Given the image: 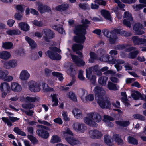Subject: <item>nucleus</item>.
Returning <instances> with one entry per match:
<instances>
[{"instance_id":"obj_1","label":"nucleus","mask_w":146,"mask_h":146,"mask_svg":"<svg viewBox=\"0 0 146 146\" xmlns=\"http://www.w3.org/2000/svg\"><path fill=\"white\" fill-rule=\"evenodd\" d=\"M93 91L95 95L96 100L101 108L107 109L111 108V104L109 99L103 97L106 91L103 88L96 86L94 88Z\"/></svg>"},{"instance_id":"obj_2","label":"nucleus","mask_w":146,"mask_h":146,"mask_svg":"<svg viewBox=\"0 0 146 146\" xmlns=\"http://www.w3.org/2000/svg\"><path fill=\"white\" fill-rule=\"evenodd\" d=\"M90 21L86 19H83L82 21V23L83 25H78L76 26L74 32L75 34L78 35L74 37L75 41L78 43H83L84 42L86 38L84 35L86 33V29L88 27L87 24H90Z\"/></svg>"},{"instance_id":"obj_3","label":"nucleus","mask_w":146,"mask_h":146,"mask_svg":"<svg viewBox=\"0 0 146 146\" xmlns=\"http://www.w3.org/2000/svg\"><path fill=\"white\" fill-rule=\"evenodd\" d=\"M102 119L101 116L96 112H91L87 114L84 119V122L90 126L96 127L97 124L96 122H99Z\"/></svg>"},{"instance_id":"obj_4","label":"nucleus","mask_w":146,"mask_h":146,"mask_svg":"<svg viewBox=\"0 0 146 146\" xmlns=\"http://www.w3.org/2000/svg\"><path fill=\"white\" fill-rule=\"evenodd\" d=\"M116 34H119L123 36L127 37L131 35L130 33L125 31L124 30L119 29H115L113 30L111 33V35L109 38V40L111 44H114L118 40Z\"/></svg>"},{"instance_id":"obj_5","label":"nucleus","mask_w":146,"mask_h":146,"mask_svg":"<svg viewBox=\"0 0 146 146\" xmlns=\"http://www.w3.org/2000/svg\"><path fill=\"white\" fill-rule=\"evenodd\" d=\"M49 50H48L45 53V54L50 59L56 60H59L61 59V56L56 53V52H60L61 51V50L54 46L49 47Z\"/></svg>"},{"instance_id":"obj_6","label":"nucleus","mask_w":146,"mask_h":146,"mask_svg":"<svg viewBox=\"0 0 146 146\" xmlns=\"http://www.w3.org/2000/svg\"><path fill=\"white\" fill-rule=\"evenodd\" d=\"M0 90L2 97L4 98L11 91V88L9 84L5 82L1 83L0 84Z\"/></svg>"},{"instance_id":"obj_7","label":"nucleus","mask_w":146,"mask_h":146,"mask_svg":"<svg viewBox=\"0 0 146 146\" xmlns=\"http://www.w3.org/2000/svg\"><path fill=\"white\" fill-rule=\"evenodd\" d=\"M29 89L31 92H38L41 90V83L31 81L28 82Z\"/></svg>"},{"instance_id":"obj_8","label":"nucleus","mask_w":146,"mask_h":146,"mask_svg":"<svg viewBox=\"0 0 146 146\" xmlns=\"http://www.w3.org/2000/svg\"><path fill=\"white\" fill-rule=\"evenodd\" d=\"M37 127L41 128L38 129L36 131L38 135L44 139H47L49 137V134L48 132L45 130L46 127L41 125H38Z\"/></svg>"},{"instance_id":"obj_9","label":"nucleus","mask_w":146,"mask_h":146,"mask_svg":"<svg viewBox=\"0 0 146 146\" xmlns=\"http://www.w3.org/2000/svg\"><path fill=\"white\" fill-rule=\"evenodd\" d=\"M43 38L46 41L48 42L49 39L52 38L54 37V33L50 29H45L42 31Z\"/></svg>"},{"instance_id":"obj_10","label":"nucleus","mask_w":146,"mask_h":146,"mask_svg":"<svg viewBox=\"0 0 146 146\" xmlns=\"http://www.w3.org/2000/svg\"><path fill=\"white\" fill-rule=\"evenodd\" d=\"M73 129L78 132L83 133L87 129V127L83 123L76 122L74 123L72 125Z\"/></svg>"},{"instance_id":"obj_11","label":"nucleus","mask_w":146,"mask_h":146,"mask_svg":"<svg viewBox=\"0 0 146 146\" xmlns=\"http://www.w3.org/2000/svg\"><path fill=\"white\" fill-rule=\"evenodd\" d=\"M123 17L124 19L123 21V24L127 27H130L131 22L133 20L131 14L128 11L125 12L124 13Z\"/></svg>"},{"instance_id":"obj_12","label":"nucleus","mask_w":146,"mask_h":146,"mask_svg":"<svg viewBox=\"0 0 146 146\" xmlns=\"http://www.w3.org/2000/svg\"><path fill=\"white\" fill-rule=\"evenodd\" d=\"M89 137L94 139H100L103 136L102 133L97 130H90L89 132Z\"/></svg>"},{"instance_id":"obj_13","label":"nucleus","mask_w":146,"mask_h":146,"mask_svg":"<svg viewBox=\"0 0 146 146\" xmlns=\"http://www.w3.org/2000/svg\"><path fill=\"white\" fill-rule=\"evenodd\" d=\"M17 62L16 60H11L5 62L3 64V67L6 69H9L16 67L17 66Z\"/></svg>"},{"instance_id":"obj_14","label":"nucleus","mask_w":146,"mask_h":146,"mask_svg":"<svg viewBox=\"0 0 146 146\" xmlns=\"http://www.w3.org/2000/svg\"><path fill=\"white\" fill-rule=\"evenodd\" d=\"M86 77L91 82L95 84L96 77L95 75L92 74L90 68H87L86 69Z\"/></svg>"},{"instance_id":"obj_15","label":"nucleus","mask_w":146,"mask_h":146,"mask_svg":"<svg viewBox=\"0 0 146 146\" xmlns=\"http://www.w3.org/2000/svg\"><path fill=\"white\" fill-rule=\"evenodd\" d=\"M133 42L135 45L143 44L146 46V39L139 38L137 36H134L132 38Z\"/></svg>"},{"instance_id":"obj_16","label":"nucleus","mask_w":146,"mask_h":146,"mask_svg":"<svg viewBox=\"0 0 146 146\" xmlns=\"http://www.w3.org/2000/svg\"><path fill=\"white\" fill-rule=\"evenodd\" d=\"M69 8V5L68 4L64 3L56 6L55 8V9L62 13L68 10Z\"/></svg>"},{"instance_id":"obj_17","label":"nucleus","mask_w":146,"mask_h":146,"mask_svg":"<svg viewBox=\"0 0 146 146\" xmlns=\"http://www.w3.org/2000/svg\"><path fill=\"white\" fill-rule=\"evenodd\" d=\"M2 119L5 123H7L8 126H11L12 125V124L11 121L12 122H14L18 120L19 119L14 117L10 116L9 119L6 117H3Z\"/></svg>"},{"instance_id":"obj_18","label":"nucleus","mask_w":146,"mask_h":146,"mask_svg":"<svg viewBox=\"0 0 146 146\" xmlns=\"http://www.w3.org/2000/svg\"><path fill=\"white\" fill-rule=\"evenodd\" d=\"M37 10L41 13H44L46 12H49L51 11L50 8L44 4L40 3L37 8Z\"/></svg>"},{"instance_id":"obj_19","label":"nucleus","mask_w":146,"mask_h":146,"mask_svg":"<svg viewBox=\"0 0 146 146\" xmlns=\"http://www.w3.org/2000/svg\"><path fill=\"white\" fill-rule=\"evenodd\" d=\"M30 74L26 70H23L20 73L19 76L20 79L22 81H25L30 77Z\"/></svg>"},{"instance_id":"obj_20","label":"nucleus","mask_w":146,"mask_h":146,"mask_svg":"<svg viewBox=\"0 0 146 146\" xmlns=\"http://www.w3.org/2000/svg\"><path fill=\"white\" fill-rule=\"evenodd\" d=\"M72 60L78 66H81L85 65V62L76 55H71Z\"/></svg>"},{"instance_id":"obj_21","label":"nucleus","mask_w":146,"mask_h":146,"mask_svg":"<svg viewBox=\"0 0 146 146\" xmlns=\"http://www.w3.org/2000/svg\"><path fill=\"white\" fill-rule=\"evenodd\" d=\"M11 89L15 92H19L22 90L21 86L18 83L12 82L11 84Z\"/></svg>"},{"instance_id":"obj_22","label":"nucleus","mask_w":146,"mask_h":146,"mask_svg":"<svg viewBox=\"0 0 146 146\" xmlns=\"http://www.w3.org/2000/svg\"><path fill=\"white\" fill-rule=\"evenodd\" d=\"M142 28L141 24L138 23L135 24L133 27V29L138 35H141L144 33V31L141 30Z\"/></svg>"},{"instance_id":"obj_23","label":"nucleus","mask_w":146,"mask_h":146,"mask_svg":"<svg viewBox=\"0 0 146 146\" xmlns=\"http://www.w3.org/2000/svg\"><path fill=\"white\" fill-rule=\"evenodd\" d=\"M65 140L72 146L79 144L80 143L78 140L71 136L69 137H66Z\"/></svg>"},{"instance_id":"obj_24","label":"nucleus","mask_w":146,"mask_h":146,"mask_svg":"<svg viewBox=\"0 0 146 146\" xmlns=\"http://www.w3.org/2000/svg\"><path fill=\"white\" fill-rule=\"evenodd\" d=\"M74 117L76 119H80L82 117V112L81 110L77 108H74L72 111Z\"/></svg>"},{"instance_id":"obj_25","label":"nucleus","mask_w":146,"mask_h":146,"mask_svg":"<svg viewBox=\"0 0 146 146\" xmlns=\"http://www.w3.org/2000/svg\"><path fill=\"white\" fill-rule=\"evenodd\" d=\"M101 13V15L105 19L109 20L110 22H112V19L110 12L105 10H102Z\"/></svg>"},{"instance_id":"obj_26","label":"nucleus","mask_w":146,"mask_h":146,"mask_svg":"<svg viewBox=\"0 0 146 146\" xmlns=\"http://www.w3.org/2000/svg\"><path fill=\"white\" fill-rule=\"evenodd\" d=\"M62 135L65 139L66 137H69L70 136L73 135V133L68 128L66 127L65 128V130L62 132Z\"/></svg>"},{"instance_id":"obj_27","label":"nucleus","mask_w":146,"mask_h":146,"mask_svg":"<svg viewBox=\"0 0 146 146\" xmlns=\"http://www.w3.org/2000/svg\"><path fill=\"white\" fill-rule=\"evenodd\" d=\"M112 141H115L118 145H121L123 144V140L118 134L114 135L112 137Z\"/></svg>"},{"instance_id":"obj_28","label":"nucleus","mask_w":146,"mask_h":146,"mask_svg":"<svg viewBox=\"0 0 146 146\" xmlns=\"http://www.w3.org/2000/svg\"><path fill=\"white\" fill-rule=\"evenodd\" d=\"M11 56L10 53L7 51L0 52V58L3 60H8Z\"/></svg>"},{"instance_id":"obj_29","label":"nucleus","mask_w":146,"mask_h":146,"mask_svg":"<svg viewBox=\"0 0 146 146\" xmlns=\"http://www.w3.org/2000/svg\"><path fill=\"white\" fill-rule=\"evenodd\" d=\"M25 40L29 44L31 48L33 49L36 47V44L34 40L31 38L27 36H26Z\"/></svg>"},{"instance_id":"obj_30","label":"nucleus","mask_w":146,"mask_h":146,"mask_svg":"<svg viewBox=\"0 0 146 146\" xmlns=\"http://www.w3.org/2000/svg\"><path fill=\"white\" fill-rule=\"evenodd\" d=\"M19 27L22 30L27 31L29 29V26L25 22H21L18 24Z\"/></svg>"},{"instance_id":"obj_31","label":"nucleus","mask_w":146,"mask_h":146,"mask_svg":"<svg viewBox=\"0 0 146 146\" xmlns=\"http://www.w3.org/2000/svg\"><path fill=\"white\" fill-rule=\"evenodd\" d=\"M107 88L110 90L115 91L118 90L119 88L118 86L116 84L113 83L110 81H108V82Z\"/></svg>"},{"instance_id":"obj_32","label":"nucleus","mask_w":146,"mask_h":146,"mask_svg":"<svg viewBox=\"0 0 146 146\" xmlns=\"http://www.w3.org/2000/svg\"><path fill=\"white\" fill-rule=\"evenodd\" d=\"M108 77L106 76L100 77L98 80V83L102 86H105L106 85V82L108 80Z\"/></svg>"},{"instance_id":"obj_33","label":"nucleus","mask_w":146,"mask_h":146,"mask_svg":"<svg viewBox=\"0 0 146 146\" xmlns=\"http://www.w3.org/2000/svg\"><path fill=\"white\" fill-rule=\"evenodd\" d=\"M6 33L8 35L12 36L19 34L21 32L18 30L9 29L6 31Z\"/></svg>"},{"instance_id":"obj_34","label":"nucleus","mask_w":146,"mask_h":146,"mask_svg":"<svg viewBox=\"0 0 146 146\" xmlns=\"http://www.w3.org/2000/svg\"><path fill=\"white\" fill-rule=\"evenodd\" d=\"M66 96L67 98L72 101H76L77 100L75 94L72 92H70L67 93Z\"/></svg>"},{"instance_id":"obj_35","label":"nucleus","mask_w":146,"mask_h":146,"mask_svg":"<svg viewBox=\"0 0 146 146\" xmlns=\"http://www.w3.org/2000/svg\"><path fill=\"white\" fill-rule=\"evenodd\" d=\"M94 96L92 94H89L85 96L84 99H83V102H86L88 101H92L94 99Z\"/></svg>"},{"instance_id":"obj_36","label":"nucleus","mask_w":146,"mask_h":146,"mask_svg":"<svg viewBox=\"0 0 146 146\" xmlns=\"http://www.w3.org/2000/svg\"><path fill=\"white\" fill-rule=\"evenodd\" d=\"M52 28L54 30L57 31L59 33L61 34H63L64 33V31L63 30L62 27L59 24L58 25H55L52 27Z\"/></svg>"},{"instance_id":"obj_37","label":"nucleus","mask_w":146,"mask_h":146,"mask_svg":"<svg viewBox=\"0 0 146 146\" xmlns=\"http://www.w3.org/2000/svg\"><path fill=\"white\" fill-rule=\"evenodd\" d=\"M128 142L129 143L133 145H137L138 144V140L135 138L131 136H129L127 138Z\"/></svg>"},{"instance_id":"obj_38","label":"nucleus","mask_w":146,"mask_h":146,"mask_svg":"<svg viewBox=\"0 0 146 146\" xmlns=\"http://www.w3.org/2000/svg\"><path fill=\"white\" fill-rule=\"evenodd\" d=\"M42 85V87L43 90L46 92L53 91L54 89L52 88H50L48 84L46 83L42 82L41 83V85Z\"/></svg>"},{"instance_id":"obj_39","label":"nucleus","mask_w":146,"mask_h":146,"mask_svg":"<svg viewBox=\"0 0 146 146\" xmlns=\"http://www.w3.org/2000/svg\"><path fill=\"white\" fill-rule=\"evenodd\" d=\"M8 74L9 72L7 70L3 69L0 68V79L3 80Z\"/></svg>"},{"instance_id":"obj_40","label":"nucleus","mask_w":146,"mask_h":146,"mask_svg":"<svg viewBox=\"0 0 146 146\" xmlns=\"http://www.w3.org/2000/svg\"><path fill=\"white\" fill-rule=\"evenodd\" d=\"M116 123L118 125L123 127H127L130 124V122L127 121H116Z\"/></svg>"},{"instance_id":"obj_41","label":"nucleus","mask_w":146,"mask_h":146,"mask_svg":"<svg viewBox=\"0 0 146 146\" xmlns=\"http://www.w3.org/2000/svg\"><path fill=\"white\" fill-rule=\"evenodd\" d=\"M145 6L144 4H139L133 5L132 7L134 11H137L145 7Z\"/></svg>"},{"instance_id":"obj_42","label":"nucleus","mask_w":146,"mask_h":146,"mask_svg":"<svg viewBox=\"0 0 146 146\" xmlns=\"http://www.w3.org/2000/svg\"><path fill=\"white\" fill-rule=\"evenodd\" d=\"M90 58L89 60V62L90 63H92L94 61V60L96 59H98V56L97 54L96 55L95 53L91 52L90 53Z\"/></svg>"},{"instance_id":"obj_43","label":"nucleus","mask_w":146,"mask_h":146,"mask_svg":"<svg viewBox=\"0 0 146 146\" xmlns=\"http://www.w3.org/2000/svg\"><path fill=\"white\" fill-rule=\"evenodd\" d=\"M13 46V44L10 42H5L3 43L2 45V47L6 49H11Z\"/></svg>"},{"instance_id":"obj_44","label":"nucleus","mask_w":146,"mask_h":146,"mask_svg":"<svg viewBox=\"0 0 146 146\" xmlns=\"http://www.w3.org/2000/svg\"><path fill=\"white\" fill-rule=\"evenodd\" d=\"M83 47V45L79 44H74L72 46L73 50L74 51H76L78 50H82Z\"/></svg>"},{"instance_id":"obj_45","label":"nucleus","mask_w":146,"mask_h":146,"mask_svg":"<svg viewBox=\"0 0 146 146\" xmlns=\"http://www.w3.org/2000/svg\"><path fill=\"white\" fill-rule=\"evenodd\" d=\"M68 65L70 66V68L67 71L68 74L72 76H73L75 74V72L74 71L73 69L71 67V64L69 62L66 63L65 64V66Z\"/></svg>"},{"instance_id":"obj_46","label":"nucleus","mask_w":146,"mask_h":146,"mask_svg":"<svg viewBox=\"0 0 146 146\" xmlns=\"http://www.w3.org/2000/svg\"><path fill=\"white\" fill-rule=\"evenodd\" d=\"M50 141L52 143H54L60 141V139L58 136L54 135L52 137Z\"/></svg>"},{"instance_id":"obj_47","label":"nucleus","mask_w":146,"mask_h":146,"mask_svg":"<svg viewBox=\"0 0 146 146\" xmlns=\"http://www.w3.org/2000/svg\"><path fill=\"white\" fill-rule=\"evenodd\" d=\"M111 63L112 64H117L119 65L124 63V61L123 60L113 58L111 60Z\"/></svg>"},{"instance_id":"obj_48","label":"nucleus","mask_w":146,"mask_h":146,"mask_svg":"<svg viewBox=\"0 0 146 146\" xmlns=\"http://www.w3.org/2000/svg\"><path fill=\"white\" fill-rule=\"evenodd\" d=\"M105 53V51L104 49L102 48L98 49L97 52V56H98V59L99 60V58L100 57L102 58V56H104Z\"/></svg>"},{"instance_id":"obj_49","label":"nucleus","mask_w":146,"mask_h":146,"mask_svg":"<svg viewBox=\"0 0 146 146\" xmlns=\"http://www.w3.org/2000/svg\"><path fill=\"white\" fill-rule=\"evenodd\" d=\"M110 138L111 137L109 135H106L104 136V141L105 143L109 146H110L111 143Z\"/></svg>"},{"instance_id":"obj_50","label":"nucleus","mask_w":146,"mask_h":146,"mask_svg":"<svg viewBox=\"0 0 146 146\" xmlns=\"http://www.w3.org/2000/svg\"><path fill=\"white\" fill-rule=\"evenodd\" d=\"M139 52L138 50L131 52L129 54L128 57L130 58L134 59L137 56Z\"/></svg>"},{"instance_id":"obj_51","label":"nucleus","mask_w":146,"mask_h":146,"mask_svg":"<svg viewBox=\"0 0 146 146\" xmlns=\"http://www.w3.org/2000/svg\"><path fill=\"white\" fill-rule=\"evenodd\" d=\"M33 24L35 26L38 27H42L44 25V23L42 21L37 20H35L32 21Z\"/></svg>"},{"instance_id":"obj_52","label":"nucleus","mask_w":146,"mask_h":146,"mask_svg":"<svg viewBox=\"0 0 146 146\" xmlns=\"http://www.w3.org/2000/svg\"><path fill=\"white\" fill-rule=\"evenodd\" d=\"M13 131L15 132L17 134L23 136H26L25 133L22 131L18 127H15L14 128Z\"/></svg>"},{"instance_id":"obj_53","label":"nucleus","mask_w":146,"mask_h":146,"mask_svg":"<svg viewBox=\"0 0 146 146\" xmlns=\"http://www.w3.org/2000/svg\"><path fill=\"white\" fill-rule=\"evenodd\" d=\"M141 95L138 92L134 91L132 93L131 96L134 100H137L138 99L139 97L140 98V95Z\"/></svg>"},{"instance_id":"obj_54","label":"nucleus","mask_w":146,"mask_h":146,"mask_svg":"<svg viewBox=\"0 0 146 146\" xmlns=\"http://www.w3.org/2000/svg\"><path fill=\"white\" fill-rule=\"evenodd\" d=\"M57 96V95L56 94H54L51 96L52 99V101L54 102L52 105L53 106H56L58 104V99Z\"/></svg>"},{"instance_id":"obj_55","label":"nucleus","mask_w":146,"mask_h":146,"mask_svg":"<svg viewBox=\"0 0 146 146\" xmlns=\"http://www.w3.org/2000/svg\"><path fill=\"white\" fill-rule=\"evenodd\" d=\"M26 100L27 102H35L38 101V98L36 97L27 96L26 98Z\"/></svg>"},{"instance_id":"obj_56","label":"nucleus","mask_w":146,"mask_h":146,"mask_svg":"<svg viewBox=\"0 0 146 146\" xmlns=\"http://www.w3.org/2000/svg\"><path fill=\"white\" fill-rule=\"evenodd\" d=\"M22 107L26 110H30L34 107L33 104H24L22 105Z\"/></svg>"},{"instance_id":"obj_57","label":"nucleus","mask_w":146,"mask_h":146,"mask_svg":"<svg viewBox=\"0 0 146 146\" xmlns=\"http://www.w3.org/2000/svg\"><path fill=\"white\" fill-rule=\"evenodd\" d=\"M86 91L84 90L81 89L79 90L78 92V94L81 98L82 101H83V99L85 98L84 95L86 94Z\"/></svg>"},{"instance_id":"obj_58","label":"nucleus","mask_w":146,"mask_h":146,"mask_svg":"<svg viewBox=\"0 0 146 146\" xmlns=\"http://www.w3.org/2000/svg\"><path fill=\"white\" fill-rule=\"evenodd\" d=\"M84 71L82 70H79L78 77L80 80L83 81L85 80V78L83 76Z\"/></svg>"},{"instance_id":"obj_59","label":"nucleus","mask_w":146,"mask_h":146,"mask_svg":"<svg viewBox=\"0 0 146 146\" xmlns=\"http://www.w3.org/2000/svg\"><path fill=\"white\" fill-rule=\"evenodd\" d=\"M103 121L107 123V122L113 120V119L112 117L107 115H104Z\"/></svg>"},{"instance_id":"obj_60","label":"nucleus","mask_w":146,"mask_h":146,"mask_svg":"<svg viewBox=\"0 0 146 146\" xmlns=\"http://www.w3.org/2000/svg\"><path fill=\"white\" fill-rule=\"evenodd\" d=\"M28 137L31 141L34 144L37 143H38L37 140L33 136L28 135Z\"/></svg>"},{"instance_id":"obj_61","label":"nucleus","mask_w":146,"mask_h":146,"mask_svg":"<svg viewBox=\"0 0 146 146\" xmlns=\"http://www.w3.org/2000/svg\"><path fill=\"white\" fill-rule=\"evenodd\" d=\"M16 9L21 13L23 12L24 11L25 7L21 5H16L15 7Z\"/></svg>"},{"instance_id":"obj_62","label":"nucleus","mask_w":146,"mask_h":146,"mask_svg":"<svg viewBox=\"0 0 146 146\" xmlns=\"http://www.w3.org/2000/svg\"><path fill=\"white\" fill-rule=\"evenodd\" d=\"M110 58V56L109 55H104V56H102V57H100L99 59V60L101 61L106 62Z\"/></svg>"},{"instance_id":"obj_63","label":"nucleus","mask_w":146,"mask_h":146,"mask_svg":"<svg viewBox=\"0 0 146 146\" xmlns=\"http://www.w3.org/2000/svg\"><path fill=\"white\" fill-rule=\"evenodd\" d=\"M133 117L137 119L142 121H144L145 119V118L144 116L139 114H134L133 115Z\"/></svg>"},{"instance_id":"obj_64","label":"nucleus","mask_w":146,"mask_h":146,"mask_svg":"<svg viewBox=\"0 0 146 146\" xmlns=\"http://www.w3.org/2000/svg\"><path fill=\"white\" fill-rule=\"evenodd\" d=\"M112 32V31L110 33L108 30L107 29H104L102 31V32L104 36L108 38L110 37V36L111 35V33Z\"/></svg>"}]
</instances>
